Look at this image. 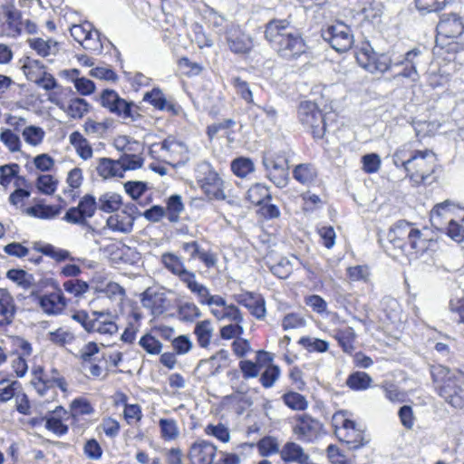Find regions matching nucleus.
<instances>
[{"label":"nucleus","instance_id":"52","mask_svg":"<svg viewBox=\"0 0 464 464\" xmlns=\"http://www.w3.org/2000/svg\"><path fill=\"white\" fill-rule=\"evenodd\" d=\"M28 216L49 219L53 218L60 213V208L54 206L36 205L26 208L25 210Z\"/></svg>","mask_w":464,"mask_h":464},{"label":"nucleus","instance_id":"34","mask_svg":"<svg viewBox=\"0 0 464 464\" xmlns=\"http://www.w3.org/2000/svg\"><path fill=\"white\" fill-rule=\"evenodd\" d=\"M161 260L164 266L172 274L178 276L181 282L191 273L185 267L182 260L174 254L165 253L162 255Z\"/></svg>","mask_w":464,"mask_h":464},{"label":"nucleus","instance_id":"1","mask_svg":"<svg viewBox=\"0 0 464 464\" xmlns=\"http://www.w3.org/2000/svg\"><path fill=\"white\" fill-rule=\"evenodd\" d=\"M406 145L398 149L392 155L393 164L403 168L406 176L416 185H420L429 178L435 169L436 155L430 150H414L405 159Z\"/></svg>","mask_w":464,"mask_h":464},{"label":"nucleus","instance_id":"21","mask_svg":"<svg viewBox=\"0 0 464 464\" xmlns=\"http://www.w3.org/2000/svg\"><path fill=\"white\" fill-rule=\"evenodd\" d=\"M227 43L235 53H245L253 47L252 38L245 34L238 26H231L227 31Z\"/></svg>","mask_w":464,"mask_h":464},{"label":"nucleus","instance_id":"12","mask_svg":"<svg viewBox=\"0 0 464 464\" xmlns=\"http://www.w3.org/2000/svg\"><path fill=\"white\" fill-rule=\"evenodd\" d=\"M323 37L339 53L350 50L353 44V35L351 28L343 22H337L330 25L323 33Z\"/></svg>","mask_w":464,"mask_h":464},{"label":"nucleus","instance_id":"45","mask_svg":"<svg viewBox=\"0 0 464 464\" xmlns=\"http://www.w3.org/2000/svg\"><path fill=\"white\" fill-rule=\"evenodd\" d=\"M22 71L29 81L35 82L44 74L45 68L40 61L26 58Z\"/></svg>","mask_w":464,"mask_h":464},{"label":"nucleus","instance_id":"37","mask_svg":"<svg viewBox=\"0 0 464 464\" xmlns=\"http://www.w3.org/2000/svg\"><path fill=\"white\" fill-rule=\"evenodd\" d=\"M294 179L304 186H310L315 181L317 171L311 164H299L293 169Z\"/></svg>","mask_w":464,"mask_h":464},{"label":"nucleus","instance_id":"57","mask_svg":"<svg viewBox=\"0 0 464 464\" xmlns=\"http://www.w3.org/2000/svg\"><path fill=\"white\" fill-rule=\"evenodd\" d=\"M58 180L50 174L40 175L36 180L38 190L45 195H52L55 192Z\"/></svg>","mask_w":464,"mask_h":464},{"label":"nucleus","instance_id":"14","mask_svg":"<svg viewBox=\"0 0 464 464\" xmlns=\"http://www.w3.org/2000/svg\"><path fill=\"white\" fill-rule=\"evenodd\" d=\"M322 431L323 424L307 414L299 415L295 419L293 433L301 441L313 442L319 438Z\"/></svg>","mask_w":464,"mask_h":464},{"label":"nucleus","instance_id":"29","mask_svg":"<svg viewBox=\"0 0 464 464\" xmlns=\"http://www.w3.org/2000/svg\"><path fill=\"white\" fill-rule=\"evenodd\" d=\"M193 334L196 337L198 345L204 349H208L215 334L213 322L209 319L198 321L194 327Z\"/></svg>","mask_w":464,"mask_h":464},{"label":"nucleus","instance_id":"32","mask_svg":"<svg viewBox=\"0 0 464 464\" xmlns=\"http://www.w3.org/2000/svg\"><path fill=\"white\" fill-rule=\"evenodd\" d=\"M282 459L285 462H296L298 464L305 463L308 459V454L304 450L295 442H286L280 451Z\"/></svg>","mask_w":464,"mask_h":464},{"label":"nucleus","instance_id":"5","mask_svg":"<svg viewBox=\"0 0 464 464\" xmlns=\"http://www.w3.org/2000/svg\"><path fill=\"white\" fill-rule=\"evenodd\" d=\"M334 434L351 449L361 448L363 443L362 429L352 420V413L347 411H339L332 417Z\"/></svg>","mask_w":464,"mask_h":464},{"label":"nucleus","instance_id":"33","mask_svg":"<svg viewBox=\"0 0 464 464\" xmlns=\"http://www.w3.org/2000/svg\"><path fill=\"white\" fill-rule=\"evenodd\" d=\"M106 226L114 232L129 233L133 227V218L126 212L116 213L108 218Z\"/></svg>","mask_w":464,"mask_h":464},{"label":"nucleus","instance_id":"44","mask_svg":"<svg viewBox=\"0 0 464 464\" xmlns=\"http://www.w3.org/2000/svg\"><path fill=\"white\" fill-rule=\"evenodd\" d=\"M184 210L181 197L179 195H172L167 200V207L165 209L166 218L171 223H177L179 220V216Z\"/></svg>","mask_w":464,"mask_h":464},{"label":"nucleus","instance_id":"35","mask_svg":"<svg viewBox=\"0 0 464 464\" xmlns=\"http://www.w3.org/2000/svg\"><path fill=\"white\" fill-rule=\"evenodd\" d=\"M98 174L107 179L111 178H122V167L119 160H113L108 158H102L97 167Z\"/></svg>","mask_w":464,"mask_h":464},{"label":"nucleus","instance_id":"47","mask_svg":"<svg viewBox=\"0 0 464 464\" xmlns=\"http://www.w3.org/2000/svg\"><path fill=\"white\" fill-rule=\"evenodd\" d=\"M282 401L288 408L297 411H305L309 405L306 398L296 392H285L282 396Z\"/></svg>","mask_w":464,"mask_h":464},{"label":"nucleus","instance_id":"42","mask_svg":"<svg viewBox=\"0 0 464 464\" xmlns=\"http://www.w3.org/2000/svg\"><path fill=\"white\" fill-rule=\"evenodd\" d=\"M159 426L160 429V436L166 441L176 440L180 435L178 422L174 419H160L159 420Z\"/></svg>","mask_w":464,"mask_h":464},{"label":"nucleus","instance_id":"55","mask_svg":"<svg viewBox=\"0 0 464 464\" xmlns=\"http://www.w3.org/2000/svg\"><path fill=\"white\" fill-rule=\"evenodd\" d=\"M139 345L149 354L158 355L162 351V343L151 334H145L139 341Z\"/></svg>","mask_w":464,"mask_h":464},{"label":"nucleus","instance_id":"25","mask_svg":"<svg viewBox=\"0 0 464 464\" xmlns=\"http://www.w3.org/2000/svg\"><path fill=\"white\" fill-rule=\"evenodd\" d=\"M437 30L440 34L445 37L455 38L463 34L464 24L456 14H448L440 18Z\"/></svg>","mask_w":464,"mask_h":464},{"label":"nucleus","instance_id":"46","mask_svg":"<svg viewBox=\"0 0 464 464\" xmlns=\"http://www.w3.org/2000/svg\"><path fill=\"white\" fill-rule=\"evenodd\" d=\"M372 382V377L364 372H353L346 380L347 386L354 391L366 390L371 386Z\"/></svg>","mask_w":464,"mask_h":464},{"label":"nucleus","instance_id":"28","mask_svg":"<svg viewBox=\"0 0 464 464\" xmlns=\"http://www.w3.org/2000/svg\"><path fill=\"white\" fill-rule=\"evenodd\" d=\"M82 180L83 175L82 169L73 168L72 169H71L68 172L66 178V184L68 188L63 189V198H60L61 201H63L65 204L74 201L75 198L79 196L76 189L80 188V187L82 184Z\"/></svg>","mask_w":464,"mask_h":464},{"label":"nucleus","instance_id":"56","mask_svg":"<svg viewBox=\"0 0 464 464\" xmlns=\"http://www.w3.org/2000/svg\"><path fill=\"white\" fill-rule=\"evenodd\" d=\"M204 432L206 435L212 436L224 443L230 440L229 430L222 423L208 424L204 428Z\"/></svg>","mask_w":464,"mask_h":464},{"label":"nucleus","instance_id":"10","mask_svg":"<svg viewBox=\"0 0 464 464\" xmlns=\"http://www.w3.org/2000/svg\"><path fill=\"white\" fill-rule=\"evenodd\" d=\"M31 383L34 385L37 392L41 396H45L51 393L53 399L55 395L53 387H59L63 392H66L67 383L64 378L61 375L59 371L52 368L49 372H45L41 366L35 367L33 370V379Z\"/></svg>","mask_w":464,"mask_h":464},{"label":"nucleus","instance_id":"58","mask_svg":"<svg viewBox=\"0 0 464 464\" xmlns=\"http://www.w3.org/2000/svg\"><path fill=\"white\" fill-rule=\"evenodd\" d=\"M77 207L87 220L92 218L96 212V209L99 208L96 198L90 194L84 195L80 199Z\"/></svg>","mask_w":464,"mask_h":464},{"label":"nucleus","instance_id":"40","mask_svg":"<svg viewBox=\"0 0 464 464\" xmlns=\"http://www.w3.org/2000/svg\"><path fill=\"white\" fill-rule=\"evenodd\" d=\"M233 85L236 88L237 93L241 96V98L244 99L247 103L252 104V107L248 109V111L250 113V116L253 117L254 122L256 123L257 114L254 110V106H256V104L254 102L253 93L249 88L248 83L240 79L239 77H237L233 79Z\"/></svg>","mask_w":464,"mask_h":464},{"label":"nucleus","instance_id":"6","mask_svg":"<svg viewBox=\"0 0 464 464\" xmlns=\"http://www.w3.org/2000/svg\"><path fill=\"white\" fill-rule=\"evenodd\" d=\"M266 177L277 188H285L289 180L288 155L285 150H268L262 158Z\"/></svg>","mask_w":464,"mask_h":464},{"label":"nucleus","instance_id":"62","mask_svg":"<svg viewBox=\"0 0 464 464\" xmlns=\"http://www.w3.org/2000/svg\"><path fill=\"white\" fill-rule=\"evenodd\" d=\"M85 50L90 52L100 53L102 51V43L100 37V33L93 28L90 32L84 41L81 44Z\"/></svg>","mask_w":464,"mask_h":464},{"label":"nucleus","instance_id":"48","mask_svg":"<svg viewBox=\"0 0 464 464\" xmlns=\"http://www.w3.org/2000/svg\"><path fill=\"white\" fill-rule=\"evenodd\" d=\"M231 170L236 176L246 178L255 171V164L249 158H237L231 162Z\"/></svg>","mask_w":464,"mask_h":464},{"label":"nucleus","instance_id":"24","mask_svg":"<svg viewBox=\"0 0 464 464\" xmlns=\"http://www.w3.org/2000/svg\"><path fill=\"white\" fill-rule=\"evenodd\" d=\"M235 300L241 305L245 306L257 319H261L266 315V306L264 299L257 295L249 292L237 294Z\"/></svg>","mask_w":464,"mask_h":464},{"label":"nucleus","instance_id":"20","mask_svg":"<svg viewBox=\"0 0 464 464\" xmlns=\"http://www.w3.org/2000/svg\"><path fill=\"white\" fill-rule=\"evenodd\" d=\"M256 360L260 366H266V370L259 379L261 384L265 388H271L280 377V368L277 365L272 364L273 357L271 353L266 351H258Z\"/></svg>","mask_w":464,"mask_h":464},{"label":"nucleus","instance_id":"49","mask_svg":"<svg viewBox=\"0 0 464 464\" xmlns=\"http://www.w3.org/2000/svg\"><path fill=\"white\" fill-rule=\"evenodd\" d=\"M24 141L34 147L39 146L44 140L45 131L39 126L30 125L22 130Z\"/></svg>","mask_w":464,"mask_h":464},{"label":"nucleus","instance_id":"64","mask_svg":"<svg viewBox=\"0 0 464 464\" xmlns=\"http://www.w3.org/2000/svg\"><path fill=\"white\" fill-rule=\"evenodd\" d=\"M172 348L177 354L188 353L193 347L192 341L188 335L181 334L172 340Z\"/></svg>","mask_w":464,"mask_h":464},{"label":"nucleus","instance_id":"26","mask_svg":"<svg viewBox=\"0 0 464 464\" xmlns=\"http://www.w3.org/2000/svg\"><path fill=\"white\" fill-rule=\"evenodd\" d=\"M15 313L16 305L14 297L5 288H0V327L11 324Z\"/></svg>","mask_w":464,"mask_h":464},{"label":"nucleus","instance_id":"43","mask_svg":"<svg viewBox=\"0 0 464 464\" xmlns=\"http://www.w3.org/2000/svg\"><path fill=\"white\" fill-rule=\"evenodd\" d=\"M121 204V195L115 192H107L102 195L98 201L99 209L107 213L117 211Z\"/></svg>","mask_w":464,"mask_h":464},{"label":"nucleus","instance_id":"15","mask_svg":"<svg viewBox=\"0 0 464 464\" xmlns=\"http://www.w3.org/2000/svg\"><path fill=\"white\" fill-rule=\"evenodd\" d=\"M297 33L287 19H273L266 25L265 37L271 47H281L284 40Z\"/></svg>","mask_w":464,"mask_h":464},{"label":"nucleus","instance_id":"53","mask_svg":"<svg viewBox=\"0 0 464 464\" xmlns=\"http://www.w3.org/2000/svg\"><path fill=\"white\" fill-rule=\"evenodd\" d=\"M178 315L182 322L191 323L201 316V312L194 303L184 302L178 307Z\"/></svg>","mask_w":464,"mask_h":464},{"label":"nucleus","instance_id":"27","mask_svg":"<svg viewBox=\"0 0 464 464\" xmlns=\"http://www.w3.org/2000/svg\"><path fill=\"white\" fill-rule=\"evenodd\" d=\"M143 101L149 102L160 111H168L173 115L179 113V108L171 101L168 100L159 88H154L150 92H146L143 96Z\"/></svg>","mask_w":464,"mask_h":464},{"label":"nucleus","instance_id":"54","mask_svg":"<svg viewBox=\"0 0 464 464\" xmlns=\"http://www.w3.org/2000/svg\"><path fill=\"white\" fill-rule=\"evenodd\" d=\"M246 198L251 203L260 205L270 198L269 189L266 185L256 183L247 190Z\"/></svg>","mask_w":464,"mask_h":464},{"label":"nucleus","instance_id":"11","mask_svg":"<svg viewBox=\"0 0 464 464\" xmlns=\"http://www.w3.org/2000/svg\"><path fill=\"white\" fill-rule=\"evenodd\" d=\"M101 103L111 112L118 115L124 120L134 121L138 116V107L132 102H128L119 96L112 90H104L101 96Z\"/></svg>","mask_w":464,"mask_h":464},{"label":"nucleus","instance_id":"31","mask_svg":"<svg viewBox=\"0 0 464 464\" xmlns=\"http://www.w3.org/2000/svg\"><path fill=\"white\" fill-rule=\"evenodd\" d=\"M69 142L82 160H88L92 158V148L88 140L80 131H72L69 135Z\"/></svg>","mask_w":464,"mask_h":464},{"label":"nucleus","instance_id":"4","mask_svg":"<svg viewBox=\"0 0 464 464\" xmlns=\"http://www.w3.org/2000/svg\"><path fill=\"white\" fill-rule=\"evenodd\" d=\"M432 225L437 227L446 226L447 235L456 242L464 241V208L450 201L436 205L430 212Z\"/></svg>","mask_w":464,"mask_h":464},{"label":"nucleus","instance_id":"13","mask_svg":"<svg viewBox=\"0 0 464 464\" xmlns=\"http://www.w3.org/2000/svg\"><path fill=\"white\" fill-rule=\"evenodd\" d=\"M92 317L89 321L83 322V328L89 333L98 334L102 336H112L119 331L115 321V316L109 312L92 313Z\"/></svg>","mask_w":464,"mask_h":464},{"label":"nucleus","instance_id":"30","mask_svg":"<svg viewBox=\"0 0 464 464\" xmlns=\"http://www.w3.org/2000/svg\"><path fill=\"white\" fill-rule=\"evenodd\" d=\"M211 314L218 321L229 320L231 322H243V316L239 309L234 304H227L224 299V304L210 307Z\"/></svg>","mask_w":464,"mask_h":464},{"label":"nucleus","instance_id":"41","mask_svg":"<svg viewBox=\"0 0 464 464\" xmlns=\"http://www.w3.org/2000/svg\"><path fill=\"white\" fill-rule=\"evenodd\" d=\"M0 141L11 153L21 151L22 141L18 134L13 130L7 128H1L0 130Z\"/></svg>","mask_w":464,"mask_h":464},{"label":"nucleus","instance_id":"51","mask_svg":"<svg viewBox=\"0 0 464 464\" xmlns=\"http://www.w3.org/2000/svg\"><path fill=\"white\" fill-rule=\"evenodd\" d=\"M298 343L309 353H325L329 349L327 341L312 336L301 337Z\"/></svg>","mask_w":464,"mask_h":464},{"label":"nucleus","instance_id":"17","mask_svg":"<svg viewBox=\"0 0 464 464\" xmlns=\"http://www.w3.org/2000/svg\"><path fill=\"white\" fill-rule=\"evenodd\" d=\"M182 283L197 296L201 304H206L209 308L214 305L224 304V298L218 295H212L205 285L197 281L196 275L193 272L185 277Z\"/></svg>","mask_w":464,"mask_h":464},{"label":"nucleus","instance_id":"61","mask_svg":"<svg viewBox=\"0 0 464 464\" xmlns=\"http://www.w3.org/2000/svg\"><path fill=\"white\" fill-rule=\"evenodd\" d=\"M6 277L24 288H28L33 281V276L23 269H10Z\"/></svg>","mask_w":464,"mask_h":464},{"label":"nucleus","instance_id":"22","mask_svg":"<svg viewBox=\"0 0 464 464\" xmlns=\"http://www.w3.org/2000/svg\"><path fill=\"white\" fill-rule=\"evenodd\" d=\"M274 50L283 58L293 59L305 52V44L297 32L284 40L281 47H276Z\"/></svg>","mask_w":464,"mask_h":464},{"label":"nucleus","instance_id":"36","mask_svg":"<svg viewBox=\"0 0 464 464\" xmlns=\"http://www.w3.org/2000/svg\"><path fill=\"white\" fill-rule=\"evenodd\" d=\"M122 150L123 153L118 160L122 167L123 174L127 170H135L142 167L143 159L138 154L130 153L131 147L130 142Z\"/></svg>","mask_w":464,"mask_h":464},{"label":"nucleus","instance_id":"16","mask_svg":"<svg viewBox=\"0 0 464 464\" xmlns=\"http://www.w3.org/2000/svg\"><path fill=\"white\" fill-rule=\"evenodd\" d=\"M217 451L218 448L214 443L198 439L190 445L188 457L191 464H212Z\"/></svg>","mask_w":464,"mask_h":464},{"label":"nucleus","instance_id":"2","mask_svg":"<svg viewBox=\"0 0 464 464\" xmlns=\"http://www.w3.org/2000/svg\"><path fill=\"white\" fill-rule=\"evenodd\" d=\"M431 376L439 395L450 406L464 407V372L442 365L431 368Z\"/></svg>","mask_w":464,"mask_h":464},{"label":"nucleus","instance_id":"8","mask_svg":"<svg viewBox=\"0 0 464 464\" xmlns=\"http://www.w3.org/2000/svg\"><path fill=\"white\" fill-rule=\"evenodd\" d=\"M358 63L371 73H383L392 66L402 64L403 61H397L396 58L388 53H378L371 46L362 47L356 56Z\"/></svg>","mask_w":464,"mask_h":464},{"label":"nucleus","instance_id":"50","mask_svg":"<svg viewBox=\"0 0 464 464\" xmlns=\"http://www.w3.org/2000/svg\"><path fill=\"white\" fill-rule=\"evenodd\" d=\"M334 338L342 346L343 352L352 353L354 349L353 343L356 338V334L352 327H346L342 330H337Z\"/></svg>","mask_w":464,"mask_h":464},{"label":"nucleus","instance_id":"39","mask_svg":"<svg viewBox=\"0 0 464 464\" xmlns=\"http://www.w3.org/2000/svg\"><path fill=\"white\" fill-rule=\"evenodd\" d=\"M96 293L104 294L109 299L116 302H122L125 298V289L115 282H107L105 285L96 284Z\"/></svg>","mask_w":464,"mask_h":464},{"label":"nucleus","instance_id":"7","mask_svg":"<svg viewBox=\"0 0 464 464\" xmlns=\"http://www.w3.org/2000/svg\"><path fill=\"white\" fill-rule=\"evenodd\" d=\"M195 173L198 184L209 199L226 198L224 181L208 162L198 164Z\"/></svg>","mask_w":464,"mask_h":464},{"label":"nucleus","instance_id":"63","mask_svg":"<svg viewBox=\"0 0 464 464\" xmlns=\"http://www.w3.org/2000/svg\"><path fill=\"white\" fill-rule=\"evenodd\" d=\"M243 322H235L220 328V337L224 340H231L240 338L244 334Z\"/></svg>","mask_w":464,"mask_h":464},{"label":"nucleus","instance_id":"9","mask_svg":"<svg viewBox=\"0 0 464 464\" xmlns=\"http://www.w3.org/2000/svg\"><path fill=\"white\" fill-rule=\"evenodd\" d=\"M297 116L300 123L308 129L314 138L321 139L325 133V122L322 111L318 105L311 101L301 102Z\"/></svg>","mask_w":464,"mask_h":464},{"label":"nucleus","instance_id":"19","mask_svg":"<svg viewBox=\"0 0 464 464\" xmlns=\"http://www.w3.org/2000/svg\"><path fill=\"white\" fill-rule=\"evenodd\" d=\"M29 47L35 53L48 62H53V58L60 53L62 44L53 38L34 37L27 40Z\"/></svg>","mask_w":464,"mask_h":464},{"label":"nucleus","instance_id":"18","mask_svg":"<svg viewBox=\"0 0 464 464\" xmlns=\"http://www.w3.org/2000/svg\"><path fill=\"white\" fill-rule=\"evenodd\" d=\"M141 304L150 311L154 316L163 314L170 306V301L166 294L161 291H155L148 288L141 294Z\"/></svg>","mask_w":464,"mask_h":464},{"label":"nucleus","instance_id":"60","mask_svg":"<svg viewBox=\"0 0 464 464\" xmlns=\"http://www.w3.org/2000/svg\"><path fill=\"white\" fill-rule=\"evenodd\" d=\"M82 128L87 135L100 138L106 133L109 125L104 121H95L92 119H87L83 123Z\"/></svg>","mask_w":464,"mask_h":464},{"label":"nucleus","instance_id":"23","mask_svg":"<svg viewBox=\"0 0 464 464\" xmlns=\"http://www.w3.org/2000/svg\"><path fill=\"white\" fill-rule=\"evenodd\" d=\"M39 304L43 311L47 314H59L66 307V300L61 289L42 295L39 298Z\"/></svg>","mask_w":464,"mask_h":464},{"label":"nucleus","instance_id":"38","mask_svg":"<svg viewBox=\"0 0 464 464\" xmlns=\"http://www.w3.org/2000/svg\"><path fill=\"white\" fill-rule=\"evenodd\" d=\"M89 103L82 98H74L69 101L68 104L65 103L63 111L67 114L68 117L79 120L89 111Z\"/></svg>","mask_w":464,"mask_h":464},{"label":"nucleus","instance_id":"59","mask_svg":"<svg viewBox=\"0 0 464 464\" xmlns=\"http://www.w3.org/2000/svg\"><path fill=\"white\" fill-rule=\"evenodd\" d=\"M347 276L351 282L367 283L370 280L371 271L367 266H354L347 268Z\"/></svg>","mask_w":464,"mask_h":464},{"label":"nucleus","instance_id":"3","mask_svg":"<svg viewBox=\"0 0 464 464\" xmlns=\"http://www.w3.org/2000/svg\"><path fill=\"white\" fill-rule=\"evenodd\" d=\"M388 241L395 250L411 256L425 252L430 246V240L412 224L401 220L391 227Z\"/></svg>","mask_w":464,"mask_h":464}]
</instances>
